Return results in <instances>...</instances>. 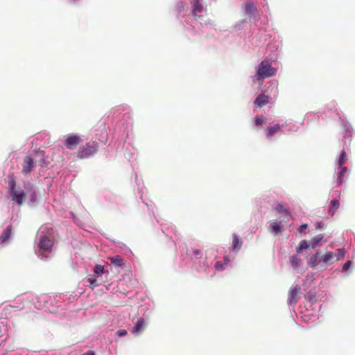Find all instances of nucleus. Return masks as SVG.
<instances>
[{
    "label": "nucleus",
    "mask_w": 355,
    "mask_h": 355,
    "mask_svg": "<svg viewBox=\"0 0 355 355\" xmlns=\"http://www.w3.org/2000/svg\"><path fill=\"white\" fill-rule=\"evenodd\" d=\"M98 145L96 141L87 143L79 148L77 157L80 159H87L93 156L98 150Z\"/></svg>",
    "instance_id": "obj_9"
},
{
    "label": "nucleus",
    "mask_w": 355,
    "mask_h": 355,
    "mask_svg": "<svg viewBox=\"0 0 355 355\" xmlns=\"http://www.w3.org/2000/svg\"><path fill=\"white\" fill-rule=\"evenodd\" d=\"M242 243L243 242L239 236L234 234L232 236V250L237 252L241 248Z\"/></svg>",
    "instance_id": "obj_27"
},
{
    "label": "nucleus",
    "mask_w": 355,
    "mask_h": 355,
    "mask_svg": "<svg viewBox=\"0 0 355 355\" xmlns=\"http://www.w3.org/2000/svg\"><path fill=\"white\" fill-rule=\"evenodd\" d=\"M243 10L245 15L252 16L256 13V8L251 0L248 1L243 6Z\"/></svg>",
    "instance_id": "obj_23"
},
{
    "label": "nucleus",
    "mask_w": 355,
    "mask_h": 355,
    "mask_svg": "<svg viewBox=\"0 0 355 355\" xmlns=\"http://www.w3.org/2000/svg\"><path fill=\"white\" fill-rule=\"evenodd\" d=\"M123 147L125 148L124 152L125 158L129 162H131L135 159V156L136 155V149L128 142H126Z\"/></svg>",
    "instance_id": "obj_19"
},
{
    "label": "nucleus",
    "mask_w": 355,
    "mask_h": 355,
    "mask_svg": "<svg viewBox=\"0 0 355 355\" xmlns=\"http://www.w3.org/2000/svg\"><path fill=\"white\" fill-rule=\"evenodd\" d=\"M203 0H193L192 2L193 14L195 17H200L203 12Z\"/></svg>",
    "instance_id": "obj_20"
},
{
    "label": "nucleus",
    "mask_w": 355,
    "mask_h": 355,
    "mask_svg": "<svg viewBox=\"0 0 355 355\" xmlns=\"http://www.w3.org/2000/svg\"><path fill=\"white\" fill-rule=\"evenodd\" d=\"M307 224H302L299 227L297 230L300 233H302L307 228Z\"/></svg>",
    "instance_id": "obj_46"
},
{
    "label": "nucleus",
    "mask_w": 355,
    "mask_h": 355,
    "mask_svg": "<svg viewBox=\"0 0 355 355\" xmlns=\"http://www.w3.org/2000/svg\"><path fill=\"white\" fill-rule=\"evenodd\" d=\"M16 299L12 303H3L0 305V325L4 332L8 331L7 319L12 313L24 309V303L16 304Z\"/></svg>",
    "instance_id": "obj_4"
},
{
    "label": "nucleus",
    "mask_w": 355,
    "mask_h": 355,
    "mask_svg": "<svg viewBox=\"0 0 355 355\" xmlns=\"http://www.w3.org/2000/svg\"><path fill=\"white\" fill-rule=\"evenodd\" d=\"M96 277L95 275L94 277H90L87 279V282L89 283V284L92 286H96Z\"/></svg>",
    "instance_id": "obj_42"
},
{
    "label": "nucleus",
    "mask_w": 355,
    "mask_h": 355,
    "mask_svg": "<svg viewBox=\"0 0 355 355\" xmlns=\"http://www.w3.org/2000/svg\"><path fill=\"white\" fill-rule=\"evenodd\" d=\"M270 87H272V89H275L276 87H275L274 85H271L270 87H268V89H270Z\"/></svg>",
    "instance_id": "obj_52"
},
{
    "label": "nucleus",
    "mask_w": 355,
    "mask_h": 355,
    "mask_svg": "<svg viewBox=\"0 0 355 355\" xmlns=\"http://www.w3.org/2000/svg\"><path fill=\"white\" fill-rule=\"evenodd\" d=\"M270 98H271L270 96L262 93L257 97L254 102V105L255 107H262L269 102Z\"/></svg>",
    "instance_id": "obj_18"
},
{
    "label": "nucleus",
    "mask_w": 355,
    "mask_h": 355,
    "mask_svg": "<svg viewBox=\"0 0 355 355\" xmlns=\"http://www.w3.org/2000/svg\"><path fill=\"white\" fill-rule=\"evenodd\" d=\"M45 293L35 295L32 293L24 294L16 298V304L24 303L25 309H31L32 306L37 309H44Z\"/></svg>",
    "instance_id": "obj_5"
},
{
    "label": "nucleus",
    "mask_w": 355,
    "mask_h": 355,
    "mask_svg": "<svg viewBox=\"0 0 355 355\" xmlns=\"http://www.w3.org/2000/svg\"><path fill=\"white\" fill-rule=\"evenodd\" d=\"M347 168L344 166H339V171L338 173L337 183L342 184L344 182V177L347 173Z\"/></svg>",
    "instance_id": "obj_28"
},
{
    "label": "nucleus",
    "mask_w": 355,
    "mask_h": 355,
    "mask_svg": "<svg viewBox=\"0 0 355 355\" xmlns=\"http://www.w3.org/2000/svg\"><path fill=\"white\" fill-rule=\"evenodd\" d=\"M300 261L301 259L297 255H293L290 258V262L294 268H297L298 267Z\"/></svg>",
    "instance_id": "obj_35"
},
{
    "label": "nucleus",
    "mask_w": 355,
    "mask_h": 355,
    "mask_svg": "<svg viewBox=\"0 0 355 355\" xmlns=\"http://www.w3.org/2000/svg\"><path fill=\"white\" fill-rule=\"evenodd\" d=\"M76 300V295L68 293L51 295L49 311L51 313L56 312L57 309L59 308L61 309H71L75 306Z\"/></svg>",
    "instance_id": "obj_3"
},
{
    "label": "nucleus",
    "mask_w": 355,
    "mask_h": 355,
    "mask_svg": "<svg viewBox=\"0 0 355 355\" xmlns=\"http://www.w3.org/2000/svg\"><path fill=\"white\" fill-rule=\"evenodd\" d=\"M81 141L80 137L76 134H69L66 135V138L64 141V146L69 150H73L76 148V146Z\"/></svg>",
    "instance_id": "obj_13"
},
{
    "label": "nucleus",
    "mask_w": 355,
    "mask_h": 355,
    "mask_svg": "<svg viewBox=\"0 0 355 355\" xmlns=\"http://www.w3.org/2000/svg\"><path fill=\"white\" fill-rule=\"evenodd\" d=\"M254 123L256 125H262L264 123L263 116H256L254 118Z\"/></svg>",
    "instance_id": "obj_40"
},
{
    "label": "nucleus",
    "mask_w": 355,
    "mask_h": 355,
    "mask_svg": "<svg viewBox=\"0 0 355 355\" xmlns=\"http://www.w3.org/2000/svg\"><path fill=\"white\" fill-rule=\"evenodd\" d=\"M308 297L309 300H311V302H313L315 300V295H306V297Z\"/></svg>",
    "instance_id": "obj_50"
},
{
    "label": "nucleus",
    "mask_w": 355,
    "mask_h": 355,
    "mask_svg": "<svg viewBox=\"0 0 355 355\" xmlns=\"http://www.w3.org/2000/svg\"><path fill=\"white\" fill-rule=\"evenodd\" d=\"M131 108L126 104H121L112 108L107 114L111 119L110 135L114 142L116 150L123 148L132 130V119L130 115Z\"/></svg>",
    "instance_id": "obj_1"
},
{
    "label": "nucleus",
    "mask_w": 355,
    "mask_h": 355,
    "mask_svg": "<svg viewBox=\"0 0 355 355\" xmlns=\"http://www.w3.org/2000/svg\"><path fill=\"white\" fill-rule=\"evenodd\" d=\"M276 73L277 69L272 67L268 60H263L258 65L254 78L258 81H263L266 78L275 76Z\"/></svg>",
    "instance_id": "obj_6"
},
{
    "label": "nucleus",
    "mask_w": 355,
    "mask_h": 355,
    "mask_svg": "<svg viewBox=\"0 0 355 355\" xmlns=\"http://www.w3.org/2000/svg\"><path fill=\"white\" fill-rule=\"evenodd\" d=\"M12 225H9L0 235V244L7 242L11 235Z\"/></svg>",
    "instance_id": "obj_24"
},
{
    "label": "nucleus",
    "mask_w": 355,
    "mask_h": 355,
    "mask_svg": "<svg viewBox=\"0 0 355 355\" xmlns=\"http://www.w3.org/2000/svg\"><path fill=\"white\" fill-rule=\"evenodd\" d=\"M104 266L100 264L95 265L94 268V273L96 277H100L104 273Z\"/></svg>",
    "instance_id": "obj_33"
},
{
    "label": "nucleus",
    "mask_w": 355,
    "mask_h": 355,
    "mask_svg": "<svg viewBox=\"0 0 355 355\" xmlns=\"http://www.w3.org/2000/svg\"><path fill=\"white\" fill-rule=\"evenodd\" d=\"M189 254L191 255H193L196 259H200L202 256V252L200 250L192 248L191 250H189Z\"/></svg>",
    "instance_id": "obj_37"
},
{
    "label": "nucleus",
    "mask_w": 355,
    "mask_h": 355,
    "mask_svg": "<svg viewBox=\"0 0 355 355\" xmlns=\"http://www.w3.org/2000/svg\"><path fill=\"white\" fill-rule=\"evenodd\" d=\"M270 87H272V89H275L276 87H275L274 85H271L270 87H268V89H270Z\"/></svg>",
    "instance_id": "obj_53"
},
{
    "label": "nucleus",
    "mask_w": 355,
    "mask_h": 355,
    "mask_svg": "<svg viewBox=\"0 0 355 355\" xmlns=\"http://www.w3.org/2000/svg\"><path fill=\"white\" fill-rule=\"evenodd\" d=\"M345 254V250L343 248H340L336 250V252L334 253L336 255V261L340 259H343Z\"/></svg>",
    "instance_id": "obj_36"
},
{
    "label": "nucleus",
    "mask_w": 355,
    "mask_h": 355,
    "mask_svg": "<svg viewBox=\"0 0 355 355\" xmlns=\"http://www.w3.org/2000/svg\"><path fill=\"white\" fill-rule=\"evenodd\" d=\"M309 246H311L310 243L307 241L303 240L300 243L299 246L296 248V252L300 253L302 250L309 248Z\"/></svg>",
    "instance_id": "obj_34"
},
{
    "label": "nucleus",
    "mask_w": 355,
    "mask_h": 355,
    "mask_svg": "<svg viewBox=\"0 0 355 355\" xmlns=\"http://www.w3.org/2000/svg\"><path fill=\"white\" fill-rule=\"evenodd\" d=\"M160 225L162 232L170 239L168 243V246H174L176 249L177 234L175 227L169 223H162Z\"/></svg>",
    "instance_id": "obj_10"
},
{
    "label": "nucleus",
    "mask_w": 355,
    "mask_h": 355,
    "mask_svg": "<svg viewBox=\"0 0 355 355\" xmlns=\"http://www.w3.org/2000/svg\"><path fill=\"white\" fill-rule=\"evenodd\" d=\"M271 227L273 232L277 234L278 232L281 231V222L277 223L275 222L271 224Z\"/></svg>",
    "instance_id": "obj_39"
},
{
    "label": "nucleus",
    "mask_w": 355,
    "mask_h": 355,
    "mask_svg": "<svg viewBox=\"0 0 355 355\" xmlns=\"http://www.w3.org/2000/svg\"><path fill=\"white\" fill-rule=\"evenodd\" d=\"M71 215L72 216V217H74L73 213H71Z\"/></svg>",
    "instance_id": "obj_54"
},
{
    "label": "nucleus",
    "mask_w": 355,
    "mask_h": 355,
    "mask_svg": "<svg viewBox=\"0 0 355 355\" xmlns=\"http://www.w3.org/2000/svg\"><path fill=\"white\" fill-rule=\"evenodd\" d=\"M352 265V262L350 261H347L343 266V268H342V270L344 272V271H347L349 267L351 266Z\"/></svg>",
    "instance_id": "obj_45"
},
{
    "label": "nucleus",
    "mask_w": 355,
    "mask_h": 355,
    "mask_svg": "<svg viewBox=\"0 0 355 355\" xmlns=\"http://www.w3.org/2000/svg\"><path fill=\"white\" fill-rule=\"evenodd\" d=\"M223 261H224L223 264L225 266L227 265L230 261V259L227 257H225Z\"/></svg>",
    "instance_id": "obj_49"
},
{
    "label": "nucleus",
    "mask_w": 355,
    "mask_h": 355,
    "mask_svg": "<svg viewBox=\"0 0 355 355\" xmlns=\"http://www.w3.org/2000/svg\"><path fill=\"white\" fill-rule=\"evenodd\" d=\"M275 209L276 211L278 212V213H282L284 214V217H286L288 219L290 217V214L289 212L288 211L287 209H286L284 208V207L282 205V204H277L276 207H275Z\"/></svg>",
    "instance_id": "obj_32"
},
{
    "label": "nucleus",
    "mask_w": 355,
    "mask_h": 355,
    "mask_svg": "<svg viewBox=\"0 0 355 355\" xmlns=\"http://www.w3.org/2000/svg\"><path fill=\"white\" fill-rule=\"evenodd\" d=\"M321 255L320 254L319 251H317L313 256L310 257L308 261L309 266L315 268L319 263H322L321 260Z\"/></svg>",
    "instance_id": "obj_22"
},
{
    "label": "nucleus",
    "mask_w": 355,
    "mask_h": 355,
    "mask_svg": "<svg viewBox=\"0 0 355 355\" xmlns=\"http://www.w3.org/2000/svg\"><path fill=\"white\" fill-rule=\"evenodd\" d=\"M135 182L137 184V193L139 195V198L143 203L146 205L149 214H153L152 205L146 202L144 198L145 187H144L143 183L139 180L137 174H135Z\"/></svg>",
    "instance_id": "obj_14"
},
{
    "label": "nucleus",
    "mask_w": 355,
    "mask_h": 355,
    "mask_svg": "<svg viewBox=\"0 0 355 355\" xmlns=\"http://www.w3.org/2000/svg\"><path fill=\"white\" fill-rule=\"evenodd\" d=\"M277 96V87H275V94H273V98H276Z\"/></svg>",
    "instance_id": "obj_51"
},
{
    "label": "nucleus",
    "mask_w": 355,
    "mask_h": 355,
    "mask_svg": "<svg viewBox=\"0 0 355 355\" xmlns=\"http://www.w3.org/2000/svg\"><path fill=\"white\" fill-rule=\"evenodd\" d=\"M35 158L38 157V162L41 167H47L50 164L49 160L45 157V152L40 149H37L34 153Z\"/></svg>",
    "instance_id": "obj_17"
},
{
    "label": "nucleus",
    "mask_w": 355,
    "mask_h": 355,
    "mask_svg": "<svg viewBox=\"0 0 355 355\" xmlns=\"http://www.w3.org/2000/svg\"><path fill=\"white\" fill-rule=\"evenodd\" d=\"M322 239H323V236L322 234H318V235L314 236L313 238H312L311 239V241H309L311 247L313 249L315 248L319 245L320 242L322 241Z\"/></svg>",
    "instance_id": "obj_31"
},
{
    "label": "nucleus",
    "mask_w": 355,
    "mask_h": 355,
    "mask_svg": "<svg viewBox=\"0 0 355 355\" xmlns=\"http://www.w3.org/2000/svg\"><path fill=\"white\" fill-rule=\"evenodd\" d=\"M8 193L12 197V200L17 205L21 206L23 203L24 198L26 196L25 189L16 188V181L13 176L10 177L8 180Z\"/></svg>",
    "instance_id": "obj_7"
},
{
    "label": "nucleus",
    "mask_w": 355,
    "mask_h": 355,
    "mask_svg": "<svg viewBox=\"0 0 355 355\" xmlns=\"http://www.w3.org/2000/svg\"><path fill=\"white\" fill-rule=\"evenodd\" d=\"M82 355H95V352L90 349L83 353Z\"/></svg>",
    "instance_id": "obj_48"
},
{
    "label": "nucleus",
    "mask_w": 355,
    "mask_h": 355,
    "mask_svg": "<svg viewBox=\"0 0 355 355\" xmlns=\"http://www.w3.org/2000/svg\"><path fill=\"white\" fill-rule=\"evenodd\" d=\"M128 334V331L125 329H119L116 331L115 334L118 337H123L126 336Z\"/></svg>",
    "instance_id": "obj_43"
},
{
    "label": "nucleus",
    "mask_w": 355,
    "mask_h": 355,
    "mask_svg": "<svg viewBox=\"0 0 355 355\" xmlns=\"http://www.w3.org/2000/svg\"><path fill=\"white\" fill-rule=\"evenodd\" d=\"M34 252L42 261H49L54 255V235L52 227L42 226L36 234L34 241Z\"/></svg>",
    "instance_id": "obj_2"
},
{
    "label": "nucleus",
    "mask_w": 355,
    "mask_h": 355,
    "mask_svg": "<svg viewBox=\"0 0 355 355\" xmlns=\"http://www.w3.org/2000/svg\"><path fill=\"white\" fill-rule=\"evenodd\" d=\"M215 268L216 270H223L225 269V265L223 264V262L221 261H217L216 263H215Z\"/></svg>",
    "instance_id": "obj_44"
},
{
    "label": "nucleus",
    "mask_w": 355,
    "mask_h": 355,
    "mask_svg": "<svg viewBox=\"0 0 355 355\" xmlns=\"http://www.w3.org/2000/svg\"><path fill=\"white\" fill-rule=\"evenodd\" d=\"M282 126L279 123H277L272 127L268 128L266 134L267 137L273 136L277 131L280 130Z\"/></svg>",
    "instance_id": "obj_30"
},
{
    "label": "nucleus",
    "mask_w": 355,
    "mask_h": 355,
    "mask_svg": "<svg viewBox=\"0 0 355 355\" xmlns=\"http://www.w3.org/2000/svg\"><path fill=\"white\" fill-rule=\"evenodd\" d=\"M116 200V197L114 196L112 193L108 194V198H106V200L109 202L115 201Z\"/></svg>",
    "instance_id": "obj_47"
},
{
    "label": "nucleus",
    "mask_w": 355,
    "mask_h": 355,
    "mask_svg": "<svg viewBox=\"0 0 355 355\" xmlns=\"http://www.w3.org/2000/svg\"><path fill=\"white\" fill-rule=\"evenodd\" d=\"M340 207V202L338 200H333L330 202V206L329 208V213L334 216L335 212L338 210Z\"/></svg>",
    "instance_id": "obj_29"
},
{
    "label": "nucleus",
    "mask_w": 355,
    "mask_h": 355,
    "mask_svg": "<svg viewBox=\"0 0 355 355\" xmlns=\"http://www.w3.org/2000/svg\"><path fill=\"white\" fill-rule=\"evenodd\" d=\"M45 300H44V309H46V311H49V300H51V295L49 294H46L45 293Z\"/></svg>",
    "instance_id": "obj_41"
},
{
    "label": "nucleus",
    "mask_w": 355,
    "mask_h": 355,
    "mask_svg": "<svg viewBox=\"0 0 355 355\" xmlns=\"http://www.w3.org/2000/svg\"><path fill=\"white\" fill-rule=\"evenodd\" d=\"M347 161V155L345 150H343L340 155L338 159V165L339 166H343L345 162Z\"/></svg>",
    "instance_id": "obj_38"
},
{
    "label": "nucleus",
    "mask_w": 355,
    "mask_h": 355,
    "mask_svg": "<svg viewBox=\"0 0 355 355\" xmlns=\"http://www.w3.org/2000/svg\"><path fill=\"white\" fill-rule=\"evenodd\" d=\"M26 196L28 197V205L30 207H35L37 202L38 192L35 187L31 182H26L24 184Z\"/></svg>",
    "instance_id": "obj_11"
},
{
    "label": "nucleus",
    "mask_w": 355,
    "mask_h": 355,
    "mask_svg": "<svg viewBox=\"0 0 355 355\" xmlns=\"http://www.w3.org/2000/svg\"><path fill=\"white\" fill-rule=\"evenodd\" d=\"M301 291V288L298 285L292 286L288 293L287 303L289 305H295L298 302V294Z\"/></svg>",
    "instance_id": "obj_15"
},
{
    "label": "nucleus",
    "mask_w": 355,
    "mask_h": 355,
    "mask_svg": "<svg viewBox=\"0 0 355 355\" xmlns=\"http://www.w3.org/2000/svg\"><path fill=\"white\" fill-rule=\"evenodd\" d=\"M112 264L119 268H123L125 266L124 259L120 255H114L109 258Z\"/></svg>",
    "instance_id": "obj_26"
},
{
    "label": "nucleus",
    "mask_w": 355,
    "mask_h": 355,
    "mask_svg": "<svg viewBox=\"0 0 355 355\" xmlns=\"http://www.w3.org/2000/svg\"><path fill=\"white\" fill-rule=\"evenodd\" d=\"M8 331L4 332L3 327L0 325V355H5L8 352L15 349L13 340L8 335Z\"/></svg>",
    "instance_id": "obj_8"
},
{
    "label": "nucleus",
    "mask_w": 355,
    "mask_h": 355,
    "mask_svg": "<svg viewBox=\"0 0 355 355\" xmlns=\"http://www.w3.org/2000/svg\"><path fill=\"white\" fill-rule=\"evenodd\" d=\"M322 263L326 265H331L336 261V255L332 252H327L324 255L321 257Z\"/></svg>",
    "instance_id": "obj_25"
},
{
    "label": "nucleus",
    "mask_w": 355,
    "mask_h": 355,
    "mask_svg": "<svg viewBox=\"0 0 355 355\" xmlns=\"http://www.w3.org/2000/svg\"><path fill=\"white\" fill-rule=\"evenodd\" d=\"M108 129L110 130V127H108ZM95 136L103 144H106L108 141L110 135V132H107L105 121L100 122L98 128L95 130Z\"/></svg>",
    "instance_id": "obj_12"
},
{
    "label": "nucleus",
    "mask_w": 355,
    "mask_h": 355,
    "mask_svg": "<svg viewBox=\"0 0 355 355\" xmlns=\"http://www.w3.org/2000/svg\"><path fill=\"white\" fill-rule=\"evenodd\" d=\"M34 157L26 155L24 158V164L21 172L24 175L29 174L35 167Z\"/></svg>",
    "instance_id": "obj_16"
},
{
    "label": "nucleus",
    "mask_w": 355,
    "mask_h": 355,
    "mask_svg": "<svg viewBox=\"0 0 355 355\" xmlns=\"http://www.w3.org/2000/svg\"><path fill=\"white\" fill-rule=\"evenodd\" d=\"M145 327V320L144 318H139L135 325L132 327L131 332L132 334L137 335L144 331Z\"/></svg>",
    "instance_id": "obj_21"
}]
</instances>
